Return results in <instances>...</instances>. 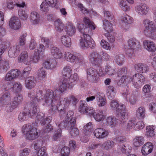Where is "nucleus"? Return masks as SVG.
I'll return each mask as SVG.
<instances>
[{
  "mask_svg": "<svg viewBox=\"0 0 156 156\" xmlns=\"http://www.w3.org/2000/svg\"><path fill=\"white\" fill-rule=\"evenodd\" d=\"M60 92L58 90L53 91L48 89L46 91V94L44 96V105L51 106V111L54 112L58 110L61 118L66 115V108L71 102L74 105H76L78 100L74 96H71L69 98H62L61 99Z\"/></svg>",
  "mask_w": 156,
  "mask_h": 156,
  "instance_id": "1",
  "label": "nucleus"
},
{
  "mask_svg": "<svg viewBox=\"0 0 156 156\" xmlns=\"http://www.w3.org/2000/svg\"><path fill=\"white\" fill-rule=\"evenodd\" d=\"M83 22L86 26L81 23H78L77 25L79 31L83 34V35L80 40V45L82 49H85L88 48H94L95 46V43L88 33L89 32V28L94 30L95 28L94 23L87 18L84 17Z\"/></svg>",
  "mask_w": 156,
  "mask_h": 156,
  "instance_id": "2",
  "label": "nucleus"
},
{
  "mask_svg": "<svg viewBox=\"0 0 156 156\" xmlns=\"http://www.w3.org/2000/svg\"><path fill=\"white\" fill-rule=\"evenodd\" d=\"M37 121L31 124L28 123L24 125L22 128V131L26 139L33 140L38 138L39 135L37 131V127L38 121L42 125H44L46 122L50 123L52 120L51 116L44 118V114L43 113H39L37 117Z\"/></svg>",
  "mask_w": 156,
  "mask_h": 156,
  "instance_id": "3",
  "label": "nucleus"
},
{
  "mask_svg": "<svg viewBox=\"0 0 156 156\" xmlns=\"http://www.w3.org/2000/svg\"><path fill=\"white\" fill-rule=\"evenodd\" d=\"M35 94L33 91L28 94V97L30 98L31 101L27 106L30 107V110H29V108L27 110H28V113L29 114V116L32 118L34 117L35 115H36L37 109L38 107V103L39 102L41 103L43 105L51 108V106L43 104L44 102V98L46 94V92L45 93L41 90H39L38 92H37L35 96ZM50 109L51 110V108Z\"/></svg>",
  "mask_w": 156,
  "mask_h": 156,
  "instance_id": "4",
  "label": "nucleus"
},
{
  "mask_svg": "<svg viewBox=\"0 0 156 156\" xmlns=\"http://www.w3.org/2000/svg\"><path fill=\"white\" fill-rule=\"evenodd\" d=\"M145 78L141 74L136 73L132 77L130 76H122L117 82L118 86H121L123 83L127 84L132 82L134 87L139 88L144 84Z\"/></svg>",
  "mask_w": 156,
  "mask_h": 156,
  "instance_id": "5",
  "label": "nucleus"
},
{
  "mask_svg": "<svg viewBox=\"0 0 156 156\" xmlns=\"http://www.w3.org/2000/svg\"><path fill=\"white\" fill-rule=\"evenodd\" d=\"M110 106L112 110L116 111L117 116L120 118V123H125L128 116L125 105L122 103L119 104L117 100H113L110 102Z\"/></svg>",
  "mask_w": 156,
  "mask_h": 156,
  "instance_id": "6",
  "label": "nucleus"
},
{
  "mask_svg": "<svg viewBox=\"0 0 156 156\" xmlns=\"http://www.w3.org/2000/svg\"><path fill=\"white\" fill-rule=\"evenodd\" d=\"M89 61L92 65L99 66L101 65L102 59L106 60H110L111 58L110 56L107 53L102 51L100 53L97 51L91 52L88 56Z\"/></svg>",
  "mask_w": 156,
  "mask_h": 156,
  "instance_id": "7",
  "label": "nucleus"
},
{
  "mask_svg": "<svg viewBox=\"0 0 156 156\" xmlns=\"http://www.w3.org/2000/svg\"><path fill=\"white\" fill-rule=\"evenodd\" d=\"M63 57L66 61L74 64L78 67H80L85 63L83 57L79 54L75 55L66 51L63 54Z\"/></svg>",
  "mask_w": 156,
  "mask_h": 156,
  "instance_id": "8",
  "label": "nucleus"
},
{
  "mask_svg": "<svg viewBox=\"0 0 156 156\" xmlns=\"http://www.w3.org/2000/svg\"><path fill=\"white\" fill-rule=\"evenodd\" d=\"M143 23L145 27L144 34L152 39L156 38V27L154 22L148 19H145L143 20Z\"/></svg>",
  "mask_w": 156,
  "mask_h": 156,
  "instance_id": "9",
  "label": "nucleus"
},
{
  "mask_svg": "<svg viewBox=\"0 0 156 156\" xmlns=\"http://www.w3.org/2000/svg\"><path fill=\"white\" fill-rule=\"evenodd\" d=\"M128 49L126 55L130 58H133L135 56L134 50L140 47V42L135 38H130L127 41Z\"/></svg>",
  "mask_w": 156,
  "mask_h": 156,
  "instance_id": "10",
  "label": "nucleus"
},
{
  "mask_svg": "<svg viewBox=\"0 0 156 156\" xmlns=\"http://www.w3.org/2000/svg\"><path fill=\"white\" fill-rule=\"evenodd\" d=\"M78 110L82 114H86L90 117H93L95 113L94 108L92 107L87 106L86 102L84 100L80 101Z\"/></svg>",
  "mask_w": 156,
  "mask_h": 156,
  "instance_id": "11",
  "label": "nucleus"
},
{
  "mask_svg": "<svg viewBox=\"0 0 156 156\" xmlns=\"http://www.w3.org/2000/svg\"><path fill=\"white\" fill-rule=\"evenodd\" d=\"M144 124L142 121L136 122L134 119H131L128 122L126 129V131H130L133 129L135 130H138L143 129Z\"/></svg>",
  "mask_w": 156,
  "mask_h": 156,
  "instance_id": "12",
  "label": "nucleus"
},
{
  "mask_svg": "<svg viewBox=\"0 0 156 156\" xmlns=\"http://www.w3.org/2000/svg\"><path fill=\"white\" fill-rule=\"evenodd\" d=\"M133 22V18L130 16L126 15L122 16L119 25L121 29L127 30L131 28V25Z\"/></svg>",
  "mask_w": 156,
  "mask_h": 156,
  "instance_id": "13",
  "label": "nucleus"
},
{
  "mask_svg": "<svg viewBox=\"0 0 156 156\" xmlns=\"http://www.w3.org/2000/svg\"><path fill=\"white\" fill-rule=\"evenodd\" d=\"M73 88V85L69 84L67 78H62L59 82L58 89L61 93L65 92L67 89H71Z\"/></svg>",
  "mask_w": 156,
  "mask_h": 156,
  "instance_id": "14",
  "label": "nucleus"
},
{
  "mask_svg": "<svg viewBox=\"0 0 156 156\" xmlns=\"http://www.w3.org/2000/svg\"><path fill=\"white\" fill-rule=\"evenodd\" d=\"M20 71L17 69H13L9 71L6 74L4 80L6 81H10L17 78L20 74Z\"/></svg>",
  "mask_w": 156,
  "mask_h": 156,
  "instance_id": "15",
  "label": "nucleus"
},
{
  "mask_svg": "<svg viewBox=\"0 0 156 156\" xmlns=\"http://www.w3.org/2000/svg\"><path fill=\"white\" fill-rule=\"evenodd\" d=\"M94 133L96 138L99 139H103L107 137L109 133L108 130L101 128L96 129Z\"/></svg>",
  "mask_w": 156,
  "mask_h": 156,
  "instance_id": "16",
  "label": "nucleus"
},
{
  "mask_svg": "<svg viewBox=\"0 0 156 156\" xmlns=\"http://www.w3.org/2000/svg\"><path fill=\"white\" fill-rule=\"evenodd\" d=\"M73 111H69L65 118V121L67 122V126L70 128L74 126L76 123V118L73 117Z\"/></svg>",
  "mask_w": 156,
  "mask_h": 156,
  "instance_id": "17",
  "label": "nucleus"
},
{
  "mask_svg": "<svg viewBox=\"0 0 156 156\" xmlns=\"http://www.w3.org/2000/svg\"><path fill=\"white\" fill-rule=\"evenodd\" d=\"M135 11L140 16L146 15L149 11V7L145 4H141L136 5L135 7Z\"/></svg>",
  "mask_w": 156,
  "mask_h": 156,
  "instance_id": "18",
  "label": "nucleus"
},
{
  "mask_svg": "<svg viewBox=\"0 0 156 156\" xmlns=\"http://www.w3.org/2000/svg\"><path fill=\"white\" fill-rule=\"evenodd\" d=\"M9 25L11 29L14 30H17L21 28V23L18 17L13 16L10 19Z\"/></svg>",
  "mask_w": 156,
  "mask_h": 156,
  "instance_id": "19",
  "label": "nucleus"
},
{
  "mask_svg": "<svg viewBox=\"0 0 156 156\" xmlns=\"http://www.w3.org/2000/svg\"><path fill=\"white\" fill-rule=\"evenodd\" d=\"M154 146L151 142H147L144 144L142 147L141 152L142 155L146 156L151 153L153 150Z\"/></svg>",
  "mask_w": 156,
  "mask_h": 156,
  "instance_id": "20",
  "label": "nucleus"
},
{
  "mask_svg": "<svg viewBox=\"0 0 156 156\" xmlns=\"http://www.w3.org/2000/svg\"><path fill=\"white\" fill-rule=\"evenodd\" d=\"M87 73L90 81L94 83H96L98 81V73L96 69L93 68H89L87 69Z\"/></svg>",
  "mask_w": 156,
  "mask_h": 156,
  "instance_id": "21",
  "label": "nucleus"
},
{
  "mask_svg": "<svg viewBox=\"0 0 156 156\" xmlns=\"http://www.w3.org/2000/svg\"><path fill=\"white\" fill-rule=\"evenodd\" d=\"M50 53L53 58L55 59H60L63 56L61 50L55 46H53L50 48Z\"/></svg>",
  "mask_w": 156,
  "mask_h": 156,
  "instance_id": "22",
  "label": "nucleus"
},
{
  "mask_svg": "<svg viewBox=\"0 0 156 156\" xmlns=\"http://www.w3.org/2000/svg\"><path fill=\"white\" fill-rule=\"evenodd\" d=\"M18 61L20 63L23 62L26 65H30V58H28L27 52L23 51L22 52L18 58Z\"/></svg>",
  "mask_w": 156,
  "mask_h": 156,
  "instance_id": "23",
  "label": "nucleus"
},
{
  "mask_svg": "<svg viewBox=\"0 0 156 156\" xmlns=\"http://www.w3.org/2000/svg\"><path fill=\"white\" fill-rule=\"evenodd\" d=\"M65 29L66 34L70 37L76 33L75 27L72 23L67 22L65 26Z\"/></svg>",
  "mask_w": 156,
  "mask_h": 156,
  "instance_id": "24",
  "label": "nucleus"
},
{
  "mask_svg": "<svg viewBox=\"0 0 156 156\" xmlns=\"http://www.w3.org/2000/svg\"><path fill=\"white\" fill-rule=\"evenodd\" d=\"M132 147L127 143L121 144L119 145L118 148V152L125 154H128L131 151Z\"/></svg>",
  "mask_w": 156,
  "mask_h": 156,
  "instance_id": "25",
  "label": "nucleus"
},
{
  "mask_svg": "<svg viewBox=\"0 0 156 156\" xmlns=\"http://www.w3.org/2000/svg\"><path fill=\"white\" fill-rule=\"evenodd\" d=\"M57 62L53 59H48L44 61L43 63V66L45 69H47L52 70L56 66Z\"/></svg>",
  "mask_w": 156,
  "mask_h": 156,
  "instance_id": "26",
  "label": "nucleus"
},
{
  "mask_svg": "<svg viewBox=\"0 0 156 156\" xmlns=\"http://www.w3.org/2000/svg\"><path fill=\"white\" fill-rule=\"evenodd\" d=\"M96 101L98 106L99 107L104 106L106 104V100L104 95L100 92H97Z\"/></svg>",
  "mask_w": 156,
  "mask_h": 156,
  "instance_id": "27",
  "label": "nucleus"
},
{
  "mask_svg": "<svg viewBox=\"0 0 156 156\" xmlns=\"http://www.w3.org/2000/svg\"><path fill=\"white\" fill-rule=\"evenodd\" d=\"M134 68L136 71L140 73H147L149 70V67L146 64L139 63L136 64Z\"/></svg>",
  "mask_w": 156,
  "mask_h": 156,
  "instance_id": "28",
  "label": "nucleus"
},
{
  "mask_svg": "<svg viewBox=\"0 0 156 156\" xmlns=\"http://www.w3.org/2000/svg\"><path fill=\"white\" fill-rule=\"evenodd\" d=\"M118 120L116 117L113 115L107 117L105 119L107 124L112 128L115 127L118 124Z\"/></svg>",
  "mask_w": 156,
  "mask_h": 156,
  "instance_id": "29",
  "label": "nucleus"
},
{
  "mask_svg": "<svg viewBox=\"0 0 156 156\" xmlns=\"http://www.w3.org/2000/svg\"><path fill=\"white\" fill-rule=\"evenodd\" d=\"M143 45L144 48L149 51L154 52L155 51V46L152 41L145 40L143 41Z\"/></svg>",
  "mask_w": 156,
  "mask_h": 156,
  "instance_id": "30",
  "label": "nucleus"
},
{
  "mask_svg": "<svg viewBox=\"0 0 156 156\" xmlns=\"http://www.w3.org/2000/svg\"><path fill=\"white\" fill-rule=\"evenodd\" d=\"M60 42L62 45L66 48H70L72 45L71 38L67 35H64L60 37Z\"/></svg>",
  "mask_w": 156,
  "mask_h": 156,
  "instance_id": "31",
  "label": "nucleus"
},
{
  "mask_svg": "<svg viewBox=\"0 0 156 156\" xmlns=\"http://www.w3.org/2000/svg\"><path fill=\"white\" fill-rule=\"evenodd\" d=\"M30 18L31 23L33 24H38L40 20L39 14L36 11H32L30 15Z\"/></svg>",
  "mask_w": 156,
  "mask_h": 156,
  "instance_id": "32",
  "label": "nucleus"
},
{
  "mask_svg": "<svg viewBox=\"0 0 156 156\" xmlns=\"http://www.w3.org/2000/svg\"><path fill=\"white\" fill-rule=\"evenodd\" d=\"M122 95L126 99V100L129 101L131 105H135L137 101V99L136 96L133 95H131L129 99L128 98V96L129 94V92L128 90H126V92L122 93Z\"/></svg>",
  "mask_w": 156,
  "mask_h": 156,
  "instance_id": "33",
  "label": "nucleus"
},
{
  "mask_svg": "<svg viewBox=\"0 0 156 156\" xmlns=\"http://www.w3.org/2000/svg\"><path fill=\"white\" fill-rule=\"evenodd\" d=\"M93 117L98 122L103 121L106 117V115L102 110H100L93 115Z\"/></svg>",
  "mask_w": 156,
  "mask_h": 156,
  "instance_id": "34",
  "label": "nucleus"
},
{
  "mask_svg": "<svg viewBox=\"0 0 156 156\" xmlns=\"http://www.w3.org/2000/svg\"><path fill=\"white\" fill-rule=\"evenodd\" d=\"M144 142V138L142 136H136L133 140V144L136 147H139L142 145Z\"/></svg>",
  "mask_w": 156,
  "mask_h": 156,
  "instance_id": "35",
  "label": "nucleus"
},
{
  "mask_svg": "<svg viewBox=\"0 0 156 156\" xmlns=\"http://www.w3.org/2000/svg\"><path fill=\"white\" fill-rule=\"evenodd\" d=\"M20 50V47L16 45L11 47L8 51V55L11 58L16 57Z\"/></svg>",
  "mask_w": 156,
  "mask_h": 156,
  "instance_id": "36",
  "label": "nucleus"
},
{
  "mask_svg": "<svg viewBox=\"0 0 156 156\" xmlns=\"http://www.w3.org/2000/svg\"><path fill=\"white\" fill-rule=\"evenodd\" d=\"M35 83L36 81L33 76H29L25 80V85L27 88L31 89L34 87Z\"/></svg>",
  "mask_w": 156,
  "mask_h": 156,
  "instance_id": "37",
  "label": "nucleus"
},
{
  "mask_svg": "<svg viewBox=\"0 0 156 156\" xmlns=\"http://www.w3.org/2000/svg\"><path fill=\"white\" fill-rule=\"evenodd\" d=\"M11 99V97L9 92L2 93L0 95V101L3 104L9 103Z\"/></svg>",
  "mask_w": 156,
  "mask_h": 156,
  "instance_id": "38",
  "label": "nucleus"
},
{
  "mask_svg": "<svg viewBox=\"0 0 156 156\" xmlns=\"http://www.w3.org/2000/svg\"><path fill=\"white\" fill-rule=\"evenodd\" d=\"M115 146L114 142L111 140H107L105 141L101 147L104 150L109 151L113 148Z\"/></svg>",
  "mask_w": 156,
  "mask_h": 156,
  "instance_id": "39",
  "label": "nucleus"
},
{
  "mask_svg": "<svg viewBox=\"0 0 156 156\" xmlns=\"http://www.w3.org/2000/svg\"><path fill=\"white\" fill-rule=\"evenodd\" d=\"M2 5L5 9L11 10L14 9L16 3L14 0H6L3 3Z\"/></svg>",
  "mask_w": 156,
  "mask_h": 156,
  "instance_id": "40",
  "label": "nucleus"
},
{
  "mask_svg": "<svg viewBox=\"0 0 156 156\" xmlns=\"http://www.w3.org/2000/svg\"><path fill=\"white\" fill-rule=\"evenodd\" d=\"M156 128L155 126L150 125L146 127L145 136L148 138L154 137L155 135L154 130Z\"/></svg>",
  "mask_w": 156,
  "mask_h": 156,
  "instance_id": "41",
  "label": "nucleus"
},
{
  "mask_svg": "<svg viewBox=\"0 0 156 156\" xmlns=\"http://www.w3.org/2000/svg\"><path fill=\"white\" fill-rule=\"evenodd\" d=\"M28 112V110L25 107L23 111L20 112L18 115V119L19 121L23 122L27 120L30 117Z\"/></svg>",
  "mask_w": 156,
  "mask_h": 156,
  "instance_id": "42",
  "label": "nucleus"
},
{
  "mask_svg": "<svg viewBox=\"0 0 156 156\" xmlns=\"http://www.w3.org/2000/svg\"><path fill=\"white\" fill-rule=\"evenodd\" d=\"M94 130L93 126L91 122H89L84 126L83 133L85 136H89Z\"/></svg>",
  "mask_w": 156,
  "mask_h": 156,
  "instance_id": "43",
  "label": "nucleus"
},
{
  "mask_svg": "<svg viewBox=\"0 0 156 156\" xmlns=\"http://www.w3.org/2000/svg\"><path fill=\"white\" fill-rule=\"evenodd\" d=\"M116 93V91L113 86H108L107 91V95L109 99L111 100L114 98L115 96Z\"/></svg>",
  "mask_w": 156,
  "mask_h": 156,
  "instance_id": "44",
  "label": "nucleus"
},
{
  "mask_svg": "<svg viewBox=\"0 0 156 156\" xmlns=\"http://www.w3.org/2000/svg\"><path fill=\"white\" fill-rule=\"evenodd\" d=\"M67 78L68 79V83L73 85V87L79 79L78 75L76 73L71 75L69 77H68Z\"/></svg>",
  "mask_w": 156,
  "mask_h": 156,
  "instance_id": "45",
  "label": "nucleus"
},
{
  "mask_svg": "<svg viewBox=\"0 0 156 156\" xmlns=\"http://www.w3.org/2000/svg\"><path fill=\"white\" fill-rule=\"evenodd\" d=\"M145 109L143 107H140L136 110V115L140 119H144L145 117Z\"/></svg>",
  "mask_w": 156,
  "mask_h": 156,
  "instance_id": "46",
  "label": "nucleus"
},
{
  "mask_svg": "<svg viewBox=\"0 0 156 156\" xmlns=\"http://www.w3.org/2000/svg\"><path fill=\"white\" fill-rule=\"evenodd\" d=\"M103 27L107 33L112 32L113 30L112 24L108 20H105L103 21Z\"/></svg>",
  "mask_w": 156,
  "mask_h": 156,
  "instance_id": "47",
  "label": "nucleus"
},
{
  "mask_svg": "<svg viewBox=\"0 0 156 156\" xmlns=\"http://www.w3.org/2000/svg\"><path fill=\"white\" fill-rule=\"evenodd\" d=\"M34 51V55L30 56V65L31 63H37L40 60V55Z\"/></svg>",
  "mask_w": 156,
  "mask_h": 156,
  "instance_id": "48",
  "label": "nucleus"
},
{
  "mask_svg": "<svg viewBox=\"0 0 156 156\" xmlns=\"http://www.w3.org/2000/svg\"><path fill=\"white\" fill-rule=\"evenodd\" d=\"M124 57L123 55L121 54H118L116 55L114 59L117 65L119 66H121L124 63Z\"/></svg>",
  "mask_w": 156,
  "mask_h": 156,
  "instance_id": "49",
  "label": "nucleus"
},
{
  "mask_svg": "<svg viewBox=\"0 0 156 156\" xmlns=\"http://www.w3.org/2000/svg\"><path fill=\"white\" fill-rule=\"evenodd\" d=\"M55 25L56 30L59 32H61L65 28L64 24L61 20L58 19L54 22Z\"/></svg>",
  "mask_w": 156,
  "mask_h": 156,
  "instance_id": "50",
  "label": "nucleus"
},
{
  "mask_svg": "<svg viewBox=\"0 0 156 156\" xmlns=\"http://www.w3.org/2000/svg\"><path fill=\"white\" fill-rule=\"evenodd\" d=\"M22 88L23 85L20 82H15L12 87L13 92L15 93H20L22 91Z\"/></svg>",
  "mask_w": 156,
  "mask_h": 156,
  "instance_id": "51",
  "label": "nucleus"
},
{
  "mask_svg": "<svg viewBox=\"0 0 156 156\" xmlns=\"http://www.w3.org/2000/svg\"><path fill=\"white\" fill-rule=\"evenodd\" d=\"M37 74L38 78L42 80L46 76L47 72L44 68L41 67L38 70Z\"/></svg>",
  "mask_w": 156,
  "mask_h": 156,
  "instance_id": "52",
  "label": "nucleus"
},
{
  "mask_svg": "<svg viewBox=\"0 0 156 156\" xmlns=\"http://www.w3.org/2000/svg\"><path fill=\"white\" fill-rule=\"evenodd\" d=\"M9 63L6 61H2L0 62V73H5L9 69Z\"/></svg>",
  "mask_w": 156,
  "mask_h": 156,
  "instance_id": "53",
  "label": "nucleus"
},
{
  "mask_svg": "<svg viewBox=\"0 0 156 156\" xmlns=\"http://www.w3.org/2000/svg\"><path fill=\"white\" fill-rule=\"evenodd\" d=\"M105 71L109 75H114L116 73V71L114 68L109 65H106L105 67Z\"/></svg>",
  "mask_w": 156,
  "mask_h": 156,
  "instance_id": "54",
  "label": "nucleus"
},
{
  "mask_svg": "<svg viewBox=\"0 0 156 156\" xmlns=\"http://www.w3.org/2000/svg\"><path fill=\"white\" fill-rule=\"evenodd\" d=\"M72 73V69L71 67L69 66H66L63 69L62 71L63 75L65 76L64 78H67Z\"/></svg>",
  "mask_w": 156,
  "mask_h": 156,
  "instance_id": "55",
  "label": "nucleus"
},
{
  "mask_svg": "<svg viewBox=\"0 0 156 156\" xmlns=\"http://www.w3.org/2000/svg\"><path fill=\"white\" fill-rule=\"evenodd\" d=\"M119 5L120 7L124 11L127 12L130 10V7L126 1L123 0L121 1Z\"/></svg>",
  "mask_w": 156,
  "mask_h": 156,
  "instance_id": "56",
  "label": "nucleus"
},
{
  "mask_svg": "<svg viewBox=\"0 0 156 156\" xmlns=\"http://www.w3.org/2000/svg\"><path fill=\"white\" fill-rule=\"evenodd\" d=\"M73 126L71 128L68 127V129L70 130V134L71 136L73 138L76 137L78 136L79 134V131L78 129Z\"/></svg>",
  "mask_w": 156,
  "mask_h": 156,
  "instance_id": "57",
  "label": "nucleus"
},
{
  "mask_svg": "<svg viewBox=\"0 0 156 156\" xmlns=\"http://www.w3.org/2000/svg\"><path fill=\"white\" fill-rule=\"evenodd\" d=\"M50 5V3L45 1L43 2L40 5L41 10L44 12L48 11L49 10V7H51Z\"/></svg>",
  "mask_w": 156,
  "mask_h": 156,
  "instance_id": "58",
  "label": "nucleus"
},
{
  "mask_svg": "<svg viewBox=\"0 0 156 156\" xmlns=\"http://www.w3.org/2000/svg\"><path fill=\"white\" fill-rule=\"evenodd\" d=\"M31 152V150L25 148L20 150L19 151V156H28Z\"/></svg>",
  "mask_w": 156,
  "mask_h": 156,
  "instance_id": "59",
  "label": "nucleus"
},
{
  "mask_svg": "<svg viewBox=\"0 0 156 156\" xmlns=\"http://www.w3.org/2000/svg\"><path fill=\"white\" fill-rule=\"evenodd\" d=\"M18 14L20 19L23 20H26L28 18V15L24 10L20 9L18 12Z\"/></svg>",
  "mask_w": 156,
  "mask_h": 156,
  "instance_id": "60",
  "label": "nucleus"
},
{
  "mask_svg": "<svg viewBox=\"0 0 156 156\" xmlns=\"http://www.w3.org/2000/svg\"><path fill=\"white\" fill-rule=\"evenodd\" d=\"M101 46L104 49L106 50H110L111 47L110 44L105 40L102 39L100 43Z\"/></svg>",
  "mask_w": 156,
  "mask_h": 156,
  "instance_id": "61",
  "label": "nucleus"
},
{
  "mask_svg": "<svg viewBox=\"0 0 156 156\" xmlns=\"http://www.w3.org/2000/svg\"><path fill=\"white\" fill-rule=\"evenodd\" d=\"M27 36L26 33L22 34L20 36L19 39V43L20 46L24 45L26 44V37Z\"/></svg>",
  "mask_w": 156,
  "mask_h": 156,
  "instance_id": "62",
  "label": "nucleus"
},
{
  "mask_svg": "<svg viewBox=\"0 0 156 156\" xmlns=\"http://www.w3.org/2000/svg\"><path fill=\"white\" fill-rule=\"evenodd\" d=\"M45 49V46H44L43 44H41L37 47V49H35L34 51H36V52L41 55V53H42Z\"/></svg>",
  "mask_w": 156,
  "mask_h": 156,
  "instance_id": "63",
  "label": "nucleus"
},
{
  "mask_svg": "<svg viewBox=\"0 0 156 156\" xmlns=\"http://www.w3.org/2000/svg\"><path fill=\"white\" fill-rule=\"evenodd\" d=\"M46 148L43 147L41 148L37 153V156H48L46 152Z\"/></svg>",
  "mask_w": 156,
  "mask_h": 156,
  "instance_id": "64",
  "label": "nucleus"
}]
</instances>
